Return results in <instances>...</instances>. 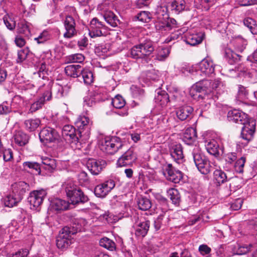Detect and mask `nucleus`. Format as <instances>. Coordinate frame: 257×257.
Instances as JSON below:
<instances>
[{"mask_svg": "<svg viewBox=\"0 0 257 257\" xmlns=\"http://www.w3.org/2000/svg\"><path fill=\"white\" fill-rule=\"evenodd\" d=\"M223 85L219 79L214 80H202L196 82L192 86V90L196 92H204L206 94L212 93L214 97L218 98L217 94H221L223 90Z\"/></svg>", "mask_w": 257, "mask_h": 257, "instance_id": "f257e3e1", "label": "nucleus"}, {"mask_svg": "<svg viewBox=\"0 0 257 257\" xmlns=\"http://www.w3.org/2000/svg\"><path fill=\"white\" fill-rule=\"evenodd\" d=\"M194 163L198 170L202 174L206 175L210 172L209 161L204 156L199 148L195 146L192 153Z\"/></svg>", "mask_w": 257, "mask_h": 257, "instance_id": "f03ea898", "label": "nucleus"}, {"mask_svg": "<svg viewBox=\"0 0 257 257\" xmlns=\"http://www.w3.org/2000/svg\"><path fill=\"white\" fill-rule=\"evenodd\" d=\"M80 229L74 227L65 226L63 227L56 239V245L59 248H67L71 243V235L75 234Z\"/></svg>", "mask_w": 257, "mask_h": 257, "instance_id": "7ed1b4c3", "label": "nucleus"}, {"mask_svg": "<svg viewBox=\"0 0 257 257\" xmlns=\"http://www.w3.org/2000/svg\"><path fill=\"white\" fill-rule=\"evenodd\" d=\"M65 191L72 204L83 203L88 200L87 196L84 194L80 189L76 186L72 185L70 183L67 184Z\"/></svg>", "mask_w": 257, "mask_h": 257, "instance_id": "20e7f679", "label": "nucleus"}, {"mask_svg": "<svg viewBox=\"0 0 257 257\" xmlns=\"http://www.w3.org/2000/svg\"><path fill=\"white\" fill-rule=\"evenodd\" d=\"M125 146L121 139L118 137H112L109 140L102 142L100 146V150L108 154H113L119 150L122 149Z\"/></svg>", "mask_w": 257, "mask_h": 257, "instance_id": "39448f33", "label": "nucleus"}, {"mask_svg": "<svg viewBox=\"0 0 257 257\" xmlns=\"http://www.w3.org/2000/svg\"><path fill=\"white\" fill-rule=\"evenodd\" d=\"M241 136L243 139L248 142L253 138L255 131L256 122L255 120L250 119L242 123Z\"/></svg>", "mask_w": 257, "mask_h": 257, "instance_id": "423d86ee", "label": "nucleus"}, {"mask_svg": "<svg viewBox=\"0 0 257 257\" xmlns=\"http://www.w3.org/2000/svg\"><path fill=\"white\" fill-rule=\"evenodd\" d=\"M137 155L133 149L127 150L117 160L116 165L121 167L132 165L137 160Z\"/></svg>", "mask_w": 257, "mask_h": 257, "instance_id": "0eeeda50", "label": "nucleus"}, {"mask_svg": "<svg viewBox=\"0 0 257 257\" xmlns=\"http://www.w3.org/2000/svg\"><path fill=\"white\" fill-rule=\"evenodd\" d=\"M75 124L77 128L78 134L79 137H81L84 131L86 130L87 132L89 131L92 125V121L88 116L85 115H80L77 118Z\"/></svg>", "mask_w": 257, "mask_h": 257, "instance_id": "6e6552de", "label": "nucleus"}, {"mask_svg": "<svg viewBox=\"0 0 257 257\" xmlns=\"http://www.w3.org/2000/svg\"><path fill=\"white\" fill-rule=\"evenodd\" d=\"M64 26L66 30L63 35L64 38H71L76 35V23L72 16H66L64 21Z\"/></svg>", "mask_w": 257, "mask_h": 257, "instance_id": "1a4fd4ad", "label": "nucleus"}, {"mask_svg": "<svg viewBox=\"0 0 257 257\" xmlns=\"http://www.w3.org/2000/svg\"><path fill=\"white\" fill-rule=\"evenodd\" d=\"M215 65L212 61L204 59L198 64L197 73L201 75L209 76L214 72Z\"/></svg>", "mask_w": 257, "mask_h": 257, "instance_id": "9d476101", "label": "nucleus"}, {"mask_svg": "<svg viewBox=\"0 0 257 257\" xmlns=\"http://www.w3.org/2000/svg\"><path fill=\"white\" fill-rule=\"evenodd\" d=\"M47 193L44 190L34 191L30 194L28 201L33 207H38L42 203Z\"/></svg>", "mask_w": 257, "mask_h": 257, "instance_id": "9b49d317", "label": "nucleus"}, {"mask_svg": "<svg viewBox=\"0 0 257 257\" xmlns=\"http://www.w3.org/2000/svg\"><path fill=\"white\" fill-rule=\"evenodd\" d=\"M106 162L103 160H96L93 159H89L87 163V167L93 175H98L106 166Z\"/></svg>", "mask_w": 257, "mask_h": 257, "instance_id": "f8f14e48", "label": "nucleus"}, {"mask_svg": "<svg viewBox=\"0 0 257 257\" xmlns=\"http://www.w3.org/2000/svg\"><path fill=\"white\" fill-rule=\"evenodd\" d=\"M51 90L49 89L46 90L36 101L31 105L29 109L31 112H34L41 109L46 101H49L52 98Z\"/></svg>", "mask_w": 257, "mask_h": 257, "instance_id": "ddd939ff", "label": "nucleus"}, {"mask_svg": "<svg viewBox=\"0 0 257 257\" xmlns=\"http://www.w3.org/2000/svg\"><path fill=\"white\" fill-rule=\"evenodd\" d=\"M57 132L50 127L43 128L39 133L40 139L44 143L52 142L57 138Z\"/></svg>", "mask_w": 257, "mask_h": 257, "instance_id": "4468645a", "label": "nucleus"}, {"mask_svg": "<svg viewBox=\"0 0 257 257\" xmlns=\"http://www.w3.org/2000/svg\"><path fill=\"white\" fill-rule=\"evenodd\" d=\"M62 136L66 140L76 144L78 142L79 138L77 131L71 125H65L62 131Z\"/></svg>", "mask_w": 257, "mask_h": 257, "instance_id": "2eb2a0df", "label": "nucleus"}, {"mask_svg": "<svg viewBox=\"0 0 257 257\" xmlns=\"http://www.w3.org/2000/svg\"><path fill=\"white\" fill-rule=\"evenodd\" d=\"M166 178L172 182L178 183L182 179L183 176L181 171L174 170L171 164H168L164 172Z\"/></svg>", "mask_w": 257, "mask_h": 257, "instance_id": "dca6fc26", "label": "nucleus"}, {"mask_svg": "<svg viewBox=\"0 0 257 257\" xmlns=\"http://www.w3.org/2000/svg\"><path fill=\"white\" fill-rule=\"evenodd\" d=\"M105 25L97 18H94L90 22L89 34L91 37H100L103 35L101 29H105Z\"/></svg>", "mask_w": 257, "mask_h": 257, "instance_id": "f3484780", "label": "nucleus"}, {"mask_svg": "<svg viewBox=\"0 0 257 257\" xmlns=\"http://www.w3.org/2000/svg\"><path fill=\"white\" fill-rule=\"evenodd\" d=\"M199 93H201L198 95V98L199 99L198 100H200V99H201L200 105L202 110L207 111L210 108L211 104L214 102L216 98L214 97L213 94L212 93L206 94L204 92Z\"/></svg>", "mask_w": 257, "mask_h": 257, "instance_id": "a211bd4d", "label": "nucleus"}, {"mask_svg": "<svg viewBox=\"0 0 257 257\" xmlns=\"http://www.w3.org/2000/svg\"><path fill=\"white\" fill-rule=\"evenodd\" d=\"M227 118L230 121L242 124L246 120V115L244 112L237 109L228 111Z\"/></svg>", "mask_w": 257, "mask_h": 257, "instance_id": "6ab92c4d", "label": "nucleus"}, {"mask_svg": "<svg viewBox=\"0 0 257 257\" xmlns=\"http://www.w3.org/2000/svg\"><path fill=\"white\" fill-rule=\"evenodd\" d=\"M29 185L24 181L15 183L12 185V193L22 199L24 194L29 190Z\"/></svg>", "mask_w": 257, "mask_h": 257, "instance_id": "aec40b11", "label": "nucleus"}, {"mask_svg": "<svg viewBox=\"0 0 257 257\" xmlns=\"http://www.w3.org/2000/svg\"><path fill=\"white\" fill-rule=\"evenodd\" d=\"M166 19H168V15L158 14L157 16V20L155 24V27L158 31H169L172 30V26L167 23Z\"/></svg>", "mask_w": 257, "mask_h": 257, "instance_id": "412c9836", "label": "nucleus"}, {"mask_svg": "<svg viewBox=\"0 0 257 257\" xmlns=\"http://www.w3.org/2000/svg\"><path fill=\"white\" fill-rule=\"evenodd\" d=\"M205 147L210 154L215 157H218L223 153V149L219 147L218 143L214 140L207 142Z\"/></svg>", "mask_w": 257, "mask_h": 257, "instance_id": "4be33fe9", "label": "nucleus"}, {"mask_svg": "<svg viewBox=\"0 0 257 257\" xmlns=\"http://www.w3.org/2000/svg\"><path fill=\"white\" fill-rule=\"evenodd\" d=\"M69 206V203L68 202L58 198L54 199L51 204V209L57 213L67 210Z\"/></svg>", "mask_w": 257, "mask_h": 257, "instance_id": "5701e85b", "label": "nucleus"}, {"mask_svg": "<svg viewBox=\"0 0 257 257\" xmlns=\"http://www.w3.org/2000/svg\"><path fill=\"white\" fill-rule=\"evenodd\" d=\"M193 111V108L192 107L188 105L183 106L176 111V115L180 120L183 121L190 118Z\"/></svg>", "mask_w": 257, "mask_h": 257, "instance_id": "b1692460", "label": "nucleus"}, {"mask_svg": "<svg viewBox=\"0 0 257 257\" xmlns=\"http://www.w3.org/2000/svg\"><path fill=\"white\" fill-rule=\"evenodd\" d=\"M197 133L195 129L193 127L187 128L182 138L183 141L187 145H192L196 140Z\"/></svg>", "mask_w": 257, "mask_h": 257, "instance_id": "393cba45", "label": "nucleus"}, {"mask_svg": "<svg viewBox=\"0 0 257 257\" xmlns=\"http://www.w3.org/2000/svg\"><path fill=\"white\" fill-rule=\"evenodd\" d=\"M170 154L176 162L180 163L184 157L182 146L180 144L173 145L170 150Z\"/></svg>", "mask_w": 257, "mask_h": 257, "instance_id": "a878e982", "label": "nucleus"}, {"mask_svg": "<svg viewBox=\"0 0 257 257\" xmlns=\"http://www.w3.org/2000/svg\"><path fill=\"white\" fill-rule=\"evenodd\" d=\"M51 89V91L53 90V93L55 95V97L59 98L64 96H66L69 92V87L65 85L63 86L61 85L56 84L54 85L52 88H49L48 89Z\"/></svg>", "mask_w": 257, "mask_h": 257, "instance_id": "bb28decb", "label": "nucleus"}, {"mask_svg": "<svg viewBox=\"0 0 257 257\" xmlns=\"http://www.w3.org/2000/svg\"><path fill=\"white\" fill-rule=\"evenodd\" d=\"M81 70V66L78 64L68 65L65 68V72L67 75L74 78L80 76Z\"/></svg>", "mask_w": 257, "mask_h": 257, "instance_id": "cd10ccee", "label": "nucleus"}, {"mask_svg": "<svg viewBox=\"0 0 257 257\" xmlns=\"http://www.w3.org/2000/svg\"><path fill=\"white\" fill-rule=\"evenodd\" d=\"M241 56L235 53L229 48L225 50V58L227 62L231 65H233L241 59Z\"/></svg>", "mask_w": 257, "mask_h": 257, "instance_id": "c85d7f7f", "label": "nucleus"}, {"mask_svg": "<svg viewBox=\"0 0 257 257\" xmlns=\"http://www.w3.org/2000/svg\"><path fill=\"white\" fill-rule=\"evenodd\" d=\"M102 16L106 22L112 27H116L119 24V20L117 17L111 11L102 14Z\"/></svg>", "mask_w": 257, "mask_h": 257, "instance_id": "c756f323", "label": "nucleus"}, {"mask_svg": "<svg viewBox=\"0 0 257 257\" xmlns=\"http://www.w3.org/2000/svg\"><path fill=\"white\" fill-rule=\"evenodd\" d=\"M150 222L149 220H145L140 222L136 229L135 234L138 236L144 237L146 235L150 227Z\"/></svg>", "mask_w": 257, "mask_h": 257, "instance_id": "7c9ffc66", "label": "nucleus"}, {"mask_svg": "<svg viewBox=\"0 0 257 257\" xmlns=\"http://www.w3.org/2000/svg\"><path fill=\"white\" fill-rule=\"evenodd\" d=\"M230 179H228L229 181ZM213 180L217 186L226 182L228 179L226 174L221 170L216 169L213 172Z\"/></svg>", "mask_w": 257, "mask_h": 257, "instance_id": "2f4dec72", "label": "nucleus"}, {"mask_svg": "<svg viewBox=\"0 0 257 257\" xmlns=\"http://www.w3.org/2000/svg\"><path fill=\"white\" fill-rule=\"evenodd\" d=\"M15 142L20 146H23L28 143L29 136L22 131H17L14 136Z\"/></svg>", "mask_w": 257, "mask_h": 257, "instance_id": "473e14b6", "label": "nucleus"}, {"mask_svg": "<svg viewBox=\"0 0 257 257\" xmlns=\"http://www.w3.org/2000/svg\"><path fill=\"white\" fill-rule=\"evenodd\" d=\"M17 32L19 34H22L24 36L29 37L31 34L29 26L24 20H21L18 23L17 27Z\"/></svg>", "mask_w": 257, "mask_h": 257, "instance_id": "72a5a7b5", "label": "nucleus"}, {"mask_svg": "<svg viewBox=\"0 0 257 257\" xmlns=\"http://www.w3.org/2000/svg\"><path fill=\"white\" fill-rule=\"evenodd\" d=\"M140 46L142 48V52L144 54L145 57L151 55L154 51L153 43L150 41H146L140 44Z\"/></svg>", "mask_w": 257, "mask_h": 257, "instance_id": "f704fd0d", "label": "nucleus"}, {"mask_svg": "<svg viewBox=\"0 0 257 257\" xmlns=\"http://www.w3.org/2000/svg\"><path fill=\"white\" fill-rule=\"evenodd\" d=\"M167 195L173 204L179 205L181 200V197L180 193L177 189L170 188L167 191Z\"/></svg>", "mask_w": 257, "mask_h": 257, "instance_id": "c9c22d12", "label": "nucleus"}, {"mask_svg": "<svg viewBox=\"0 0 257 257\" xmlns=\"http://www.w3.org/2000/svg\"><path fill=\"white\" fill-rule=\"evenodd\" d=\"M41 121L39 118H31L26 120L24 122L25 127L30 132L35 131L40 124Z\"/></svg>", "mask_w": 257, "mask_h": 257, "instance_id": "e433bc0d", "label": "nucleus"}, {"mask_svg": "<svg viewBox=\"0 0 257 257\" xmlns=\"http://www.w3.org/2000/svg\"><path fill=\"white\" fill-rule=\"evenodd\" d=\"M21 201V199H20V197H17L16 195H14L13 193H12L11 194L8 195L4 199V202L6 206L12 207Z\"/></svg>", "mask_w": 257, "mask_h": 257, "instance_id": "4c0bfd02", "label": "nucleus"}, {"mask_svg": "<svg viewBox=\"0 0 257 257\" xmlns=\"http://www.w3.org/2000/svg\"><path fill=\"white\" fill-rule=\"evenodd\" d=\"M156 101L162 107L166 106L169 102V97L165 91L158 92L155 97Z\"/></svg>", "mask_w": 257, "mask_h": 257, "instance_id": "58836bf2", "label": "nucleus"}, {"mask_svg": "<svg viewBox=\"0 0 257 257\" xmlns=\"http://www.w3.org/2000/svg\"><path fill=\"white\" fill-rule=\"evenodd\" d=\"M252 247L251 244L249 245H239L237 244L236 245L234 246L232 249L233 253L234 254H237V255H242L248 252L250 249V248Z\"/></svg>", "mask_w": 257, "mask_h": 257, "instance_id": "ea45409f", "label": "nucleus"}, {"mask_svg": "<svg viewBox=\"0 0 257 257\" xmlns=\"http://www.w3.org/2000/svg\"><path fill=\"white\" fill-rule=\"evenodd\" d=\"M99 244L109 250L113 251L115 249V243L112 240L107 237L101 238L99 241Z\"/></svg>", "mask_w": 257, "mask_h": 257, "instance_id": "a19ab883", "label": "nucleus"}, {"mask_svg": "<svg viewBox=\"0 0 257 257\" xmlns=\"http://www.w3.org/2000/svg\"><path fill=\"white\" fill-rule=\"evenodd\" d=\"M139 208L142 210H148L152 206L150 200L146 197H141L138 201Z\"/></svg>", "mask_w": 257, "mask_h": 257, "instance_id": "79ce46f5", "label": "nucleus"}, {"mask_svg": "<svg viewBox=\"0 0 257 257\" xmlns=\"http://www.w3.org/2000/svg\"><path fill=\"white\" fill-rule=\"evenodd\" d=\"M202 40V35L193 34L188 37L187 43L191 46H195L196 45L201 43Z\"/></svg>", "mask_w": 257, "mask_h": 257, "instance_id": "37998d69", "label": "nucleus"}, {"mask_svg": "<svg viewBox=\"0 0 257 257\" xmlns=\"http://www.w3.org/2000/svg\"><path fill=\"white\" fill-rule=\"evenodd\" d=\"M81 75L83 79V82L86 84H90L93 81L92 73L88 69L81 70Z\"/></svg>", "mask_w": 257, "mask_h": 257, "instance_id": "c03bdc74", "label": "nucleus"}, {"mask_svg": "<svg viewBox=\"0 0 257 257\" xmlns=\"http://www.w3.org/2000/svg\"><path fill=\"white\" fill-rule=\"evenodd\" d=\"M131 56L134 59L145 58L140 44L134 46L131 50Z\"/></svg>", "mask_w": 257, "mask_h": 257, "instance_id": "a18cd8bd", "label": "nucleus"}, {"mask_svg": "<svg viewBox=\"0 0 257 257\" xmlns=\"http://www.w3.org/2000/svg\"><path fill=\"white\" fill-rule=\"evenodd\" d=\"M42 163L45 166L44 168L49 171H52L56 167V161L53 159L44 158L42 159Z\"/></svg>", "mask_w": 257, "mask_h": 257, "instance_id": "49530a36", "label": "nucleus"}, {"mask_svg": "<svg viewBox=\"0 0 257 257\" xmlns=\"http://www.w3.org/2000/svg\"><path fill=\"white\" fill-rule=\"evenodd\" d=\"M111 103L116 108L121 109L124 107L125 101L121 96L117 95L112 99Z\"/></svg>", "mask_w": 257, "mask_h": 257, "instance_id": "de8ad7c7", "label": "nucleus"}, {"mask_svg": "<svg viewBox=\"0 0 257 257\" xmlns=\"http://www.w3.org/2000/svg\"><path fill=\"white\" fill-rule=\"evenodd\" d=\"M68 63H82L84 60V56L79 53L70 55L67 57Z\"/></svg>", "mask_w": 257, "mask_h": 257, "instance_id": "09e8293b", "label": "nucleus"}, {"mask_svg": "<svg viewBox=\"0 0 257 257\" xmlns=\"http://www.w3.org/2000/svg\"><path fill=\"white\" fill-rule=\"evenodd\" d=\"M246 159L244 157H241L237 160L234 164L235 170L239 173H242L243 172V168L245 163Z\"/></svg>", "mask_w": 257, "mask_h": 257, "instance_id": "8fccbe9b", "label": "nucleus"}, {"mask_svg": "<svg viewBox=\"0 0 257 257\" xmlns=\"http://www.w3.org/2000/svg\"><path fill=\"white\" fill-rule=\"evenodd\" d=\"M30 53V50L28 48H25L18 52V59L17 62L18 63H21L25 61L28 54Z\"/></svg>", "mask_w": 257, "mask_h": 257, "instance_id": "3c124183", "label": "nucleus"}, {"mask_svg": "<svg viewBox=\"0 0 257 257\" xmlns=\"http://www.w3.org/2000/svg\"><path fill=\"white\" fill-rule=\"evenodd\" d=\"M185 1H173L171 4L172 10L181 12L185 9Z\"/></svg>", "mask_w": 257, "mask_h": 257, "instance_id": "603ef678", "label": "nucleus"}, {"mask_svg": "<svg viewBox=\"0 0 257 257\" xmlns=\"http://www.w3.org/2000/svg\"><path fill=\"white\" fill-rule=\"evenodd\" d=\"M94 193L96 196L99 197H104L107 194L105 188L101 184H99L95 187L94 189Z\"/></svg>", "mask_w": 257, "mask_h": 257, "instance_id": "864d4df0", "label": "nucleus"}, {"mask_svg": "<svg viewBox=\"0 0 257 257\" xmlns=\"http://www.w3.org/2000/svg\"><path fill=\"white\" fill-rule=\"evenodd\" d=\"M24 166L25 168L28 167L35 170L39 174L41 173V167L38 163L26 162L24 163Z\"/></svg>", "mask_w": 257, "mask_h": 257, "instance_id": "5fc2aeb1", "label": "nucleus"}, {"mask_svg": "<svg viewBox=\"0 0 257 257\" xmlns=\"http://www.w3.org/2000/svg\"><path fill=\"white\" fill-rule=\"evenodd\" d=\"M150 14L146 11L140 12L137 16L138 20L144 23H148L151 20Z\"/></svg>", "mask_w": 257, "mask_h": 257, "instance_id": "6e6d98bb", "label": "nucleus"}, {"mask_svg": "<svg viewBox=\"0 0 257 257\" xmlns=\"http://www.w3.org/2000/svg\"><path fill=\"white\" fill-rule=\"evenodd\" d=\"M49 33L46 31H44L38 37L35 38L34 40L36 41L38 44H41L46 42L49 39Z\"/></svg>", "mask_w": 257, "mask_h": 257, "instance_id": "4d7b16f0", "label": "nucleus"}, {"mask_svg": "<svg viewBox=\"0 0 257 257\" xmlns=\"http://www.w3.org/2000/svg\"><path fill=\"white\" fill-rule=\"evenodd\" d=\"M4 22L6 27L10 30H13L16 25V22L12 20L11 18L5 16L4 17Z\"/></svg>", "mask_w": 257, "mask_h": 257, "instance_id": "13d9d810", "label": "nucleus"}, {"mask_svg": "<svg viewBox=\"0 0 257 257\" xmlns=\"http://www.w3.org/2000/svg\"><path fill=\"white\" fill-rule=\"evenodd\" d=\"M103 186L105 188L107 194L114 187L115 183L112 180H108L103 183H101Z\"/></svg>", "mask_w": 257, "mask_h": 257, "instance_id": "bf43d9fd", "label": "nucleus"}, {"mask_svg": "<svg viewBox=\"0 0 257 257\" xmlns=\"http://www.w3.org/2000/svg\"><path fill=\"white\" fill-rule=\"evenodd\" d=\"M224 158L227 163L231 164L236 160V154L234 152L228 153L225 155Z\"/></svg>", "mask_w": 257, "mask_h": 257, "instance_id": "052dcab7", "label": "nucleus"}, {"mask_svg": "<svg viewBox=\"0 0 257 257\" xmlns=\"http://www.w3.org/2000/svg\"><path fill=\"white\" fill-rule=\"evenodd\" d=\"M109 4L106 3L105 2H103L98 5L97 10L100 12V14L102 16V14H104L106 12L110 11L109 10Z\"/></svg>", "mask_w": 257, "mask_h": 257, "instance_id": "680f3d73", "label": "nucleus"}, {"mask_svg": "<svg viewBox=\"0 0 257 257\" xmlns=\"http://www.w3.org/2000/svg\"><path fill=\"white\" fill-rule=\"evenodd\" d=\"M170 53V51L167 48H162L158 54L157 58L159 60H163L166 58Z\"/></svg>", "mask_w": 257, "mask_h": 257, "instance_id": "e2e57ef3", "label": "nucleus"}, {"mask_svg": "<svg viewBox=\"0 0 257 257\" xmlns=\"http://www.w3.org/2000/svg\"><path fill=\"white\" fill-rule=\"evenodd\" d=\"M243 203V200L241 198H237L231 204L230 208L233 210L240 209Z\"/></svg>", "mask_w": 257, "mask_h": 257, "instance_id": "0e129e2a", "label": "nucleus"}, {"mask_svg": "<svg viewBox=\"0 0 257 257\" xmlns=\"http://www.w3.org/2000/svg\"><path fill=\"white\" fill-rule=\"evenodd\" d=\"M3 158L5 161H10L13 159V152L12 150H5L3 152Z\"/></svg>", "mask_w": 257, "mask_h": 257, "instance_id": "69168bd1", "label": "nucleus"}, {"mask_svg": "<svg viewBox=\"0 0 257 257\" xmlns=\"http://www.w3.org/2000/svg\"><path fill=\"white\" fill-rule=\"evenodd\" d=\"M244 25L248 27L250 30L253 29V26L255 27V21L250 18H247L243 20Z\"/></svg>", "mask_w": 257, "mask_h": 257, "instance_id": "338daca9", "label": "nucleus"}, {"mask_svg": "<svg viewBox=\"0 0 257 257\" xmlns=\"http://www.w3.org/2000/svg\"><path fill=\"white\" fill-rule=\"evenodd\" d=\"M28 251L26 250H20L15 253L10 254L9 257H27Z\"/></svg>", "mask_w": 257, "mask_h": 257, "instance_id": "774afa93", "label": "nucleus"}]
</instances>
